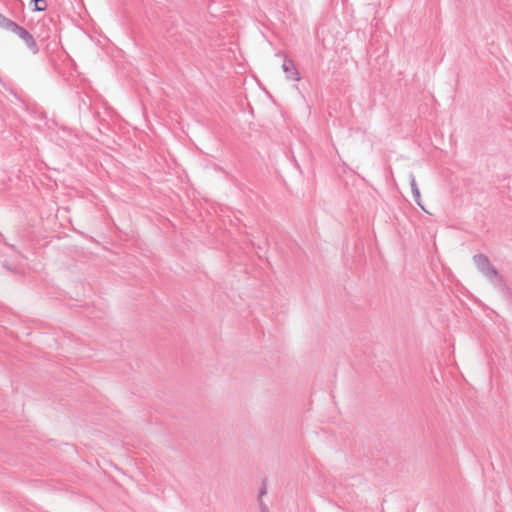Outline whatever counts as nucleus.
Listing matches in <instances>:
<instances>
[{
    "label": "nucleus",
    "mask_w": 512,
    "mask_h": 512,
    "mask_svg": "<svg viewBox=\"0 0 512 512\" xmlns=\"http://www.w3.org/2000/svg\"><path fill=\"white\" fill-rule=\"evenodd\" d=\"M473 262L477 269L499 290L504 294L509 293V288L505 283L503 276L491 264L489 258L485 254H476L473 256Z\"/></svg>",
    "instance_id": "f257e3e1"
},
{
    "label": "nucleus",
    "mask_w": 512,
    "mask_h": 512,
    "mask_svg": "<svg viewBox=\"0 0 512 512\" xmlns=\"http://www.w3.org/2000/svg\"><path fill=\"white\" fill-rule=\"evenodd\" d=\"M13 33L24 41L27 48L33 54H37L39 52V47H38L33 35L26 28H24L18 24L17 27L15 28V30L13 31Z\"/></svg>",
    "instance_id": "f03ea898"
},
{
    "label": "nucleus",
    "mask_w": 512,
    "mask_h": 512,
    "mask_svg": "<svg viewBox=\"0 0 512 512\" xmlns=\"http://www.w3.org/2000/svg\"><path fill=\"white\" fill-rule=\"evenodd\" d=\"M409 180H410V186H411L413 198H414L415 202L417 203V205L420 206L424 210V207L421 204V194H420L418 185L416 183L415 176L413 174H410Z\"/></svg>",
    "instance_id": "20e7f679"
},
{
    "label": "nucleus",
    "mask_w": 512,
    "mask_h": 512,
    "mask_svg": "<svg viewBox=\"0 0 512 512\" xmlns=\"http://www.w3.org/2000/svg\"><path fill=\"white\" fill-rule=\"evenodd\" d=\"M266 494H267V484H266V480L264 479L262 481V485L258 492V501L262 500V497L265 496Z\"/></svg>",
    "instance_id": "0eeeda50"
},
{
    "label": "nucleus",
    "mask_w": 512,
    "mask_h": 512,
    "mask_svg": "<svg viewBox=\"0 0 512 512\" xmlns=\"http://www.w3.org/2000/svg\"><path fill=\"white\" fill-rule=\"evenodd\" d=\"M30 8L35 12H42L47 9V1L46 0H31Z\"/></svg>",
    "instance_id": "423d86ee"
},
{
    "label": "nucleus",
    "mask_w": 512,
    "mask_h": 512,
    "mask_svg": "<svg viewBox=\"0 0 512 512\" xmlns=\"http://www.w3.org/2000/svg\"><path fill=\"white\" fill-rule=\"evenodd\" d=\"M259 508H260V512H269V509L267 507V505L263 502V500H259Z\"/></svg>",
    "instance_id": "6e6552de"
},
{
    "label": "nucleus",
    "mask_w": 512,
    "mask_h": 512,
    "mask_svg": "<svg viewBox=\"0 0 512 512\" xmlns=\"http://www.w3.org/2000/svg\"><path fill=\"white\" fill-rule=\"evenodd\" d=\"M282 70L288 80H290V81H299L300 80V73L292 59H290L288 57L284 58V61L282 64Z\"/></svg>",
    "instance_id": "7ed1b4c3"
},
{
    "label": "nucleus",
    "mask_w": 512,
    "mask_h": 512,
    "mask_svg": "<svg viewBox=\"0 0 512 512\" xmlns=\"http://www.w3.org/2000/svg\"><path fill=\"white\" fill-rule=\"evenodd\" d=\"M3 266L8 269L9 271H12V268L8 265V263H4Z\"/></svg>",
    "instance_id": "9d476101"
},
{
    "label": "nucleus",
    "mask_w": 512,
    "mask_h": 512,
    "mask_svg": "<svg viewBox=\"0 0 512 512\" xmlns=\"http://www.w3.org/2000/svg\"><path fill=\"white\" fill-rule=\"evenodd\" d=\"M0 236H1V238H3V239H4V237H3V235H2V234H0ZM3 242L5 243V245H7L8 247H10L12 250L17 251V249H16V247H15L14 245H12V244H8V243H7L6 241H4V240H3Z\"/></svg>",
    "instance_id": "1a4fd4ad"
},
{
    "label": "nucleus",
    "mask_w": 512,
    "mask_h": 512,
    "mask_svg": "<svg viewBox=\"0 0 512 512\" xmlns=\"http://www.w3.org/2000/svg\"><path fill=\"white\" fill-rule=\"evenodd\" d=\"M17 25L18 24L16 22H14L13 20L5 17L4 15H2L0 13V28L5 29V30L10 31V32L13 33V31L15 30Z\"/></svg>",
    "instance_id": "39448f33"
}]
</instances>
